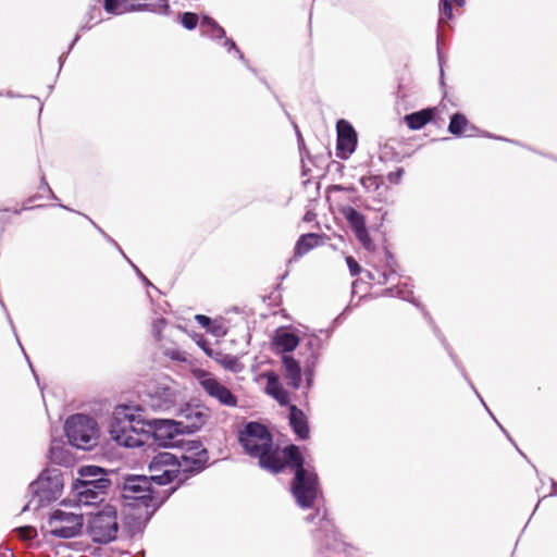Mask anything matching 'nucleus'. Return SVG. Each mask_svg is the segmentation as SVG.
Instances as JSON below:
<instances>
[{
  "mask_svg": "<svg viewBox=\"0 0 557 557\" xmlns=\"http://www.w3.org/2000/svg\"><path fill=\"white\" fill-rule=\"evenodd\" d=\"M101 0H94V3H91L88 8V11L86 12L82 24L79 25L78 32L74 36L73 40L69 45V49L65 53H62L58 61L60 69L62 67L66 55L70 53V51L74 48V46L77 44V41L81 39L79 32H85L91 29L95 25L99 24L102 21V11H101Z\"/></svg>",
  "mask_w": 557,
  "mask_h": 557,
  "instance_id": "15",
  "label": "nucleus"
},
{
  "mask_svg": "<svg viewBox=\"0 0 557 557\" xmlns=\"http://www.w3.org/2000/svg\"><path fill=\"white\" fill-rule=\"evenodd\" d=\"M198 379L199 384L203 391L210 397L216 399L220 405L232 408L237 406V397L227 386L222 384L218 379L213 377L211 373L200 371Z\"/></svg>",
  "mask_w": 557,
  "mask_h": 557,
  "instance_id": "12",
  "label": "nucleus"
},
{
  "mask_svg": "<svg viewBox=\"0 0 557 557\" xmlns=\"http://www.w3.org/2000/svg\"><path fill=\"white\" fill-rule=\"evenodd\" d=\"M196 320L198 321V323L205 327L209 326L210 323H211V319L207 315H203V314H198L196 315Z\"/></svg>",
  "mask_w": 557,
  "mask_h": 557,
  "instance_id": "38",
  "label": "nucleus"
},
{
  "mask_svg": "<svg viewBox=\"0 0 557 557\" xmlns=\"http://www.w3.org/2000/svg\"><path fill=\"white\" fill-rule=\"evenodd\" d=\"M268 380L265 392L272 396L280 405L285 406L289 403L288 392L282 386L275 373L269 372L265 374Z\"/></svg>",
  "mask_w": 557,
  "mask_h": 557,
  "instance_id": "17",
  "label": "nucleus"
},
{
  "mask_svg": "<svg viewBox=\"0 0 557 557\" xmlns=\"http://www.w3.org/2000/svg\"><path fill=\"white\" fill-rule=\"evenodd\" d=\"M119 531L117 518L114 511H101L92 519L90 532L96 542L108 543L116 539Z\"/></svg>",
  "mask_w": 557,
  "mask_h": 557,
  "instance_id": "13",
  "label": "nucleus"
},
{
  "mask_svg": "<svg viewBox=\"0 0 557 557\" xmlns=\"http://www.w3.org/2000/svg\"><path fill=\"white\" fill-rule=\"evenodd\" d=\"M128 406L115 409L110 424V435L119 445L140 447L150 435V421H145Z\"/></svg>",
  "mask_w": 557,
  "mask_h": 557,
  "instance_id": "2",
  "label": "nucleus"
},
{
  "mask_svg": "<svg viewBox=\"0 0 557 557\" xmlns=\"http://www.w3.org/2000/svg\"><path fill=\"white\" fill-rule=\"evenodd\" d=\"M166 322L164 319H157L152 322V335L157 342L162 341V331Z\"/></svg>",
  "mask_w": 557,
  "mask_h": 557,
  "instance_id": "32",
  "label": "nucleus"
},
{
  "mask_svg": "<svg viewBox=\"0 0 557 557\" xmlns=\"http://www.w3.org/2000/svg\"><path fill=\"white\" fill-rule=\"evenodd\" d=\"M283 367L285 370V377L288 381V385L293 388L298 389L301 384V369L296 359L292 356H283Z\"/></svg>",
  "mask_w": 557,
  "mask_h": 557,
  "instance_id": "19",
  "label": "nucleus"
},
{
  "mask_svg": "<svg viewBox=\"0 0 557 557\" xmlns=\"http://www.w3.org/2000/svg\"><path fill=\"white\" fill-rule=\"evenodd\" d=\"M65 435L69 443L77 448L90 449L97 445L99 428L96 420L89 416L77 413L65 422Z\"/></svg>",
  "mask_w": 557,
  "mask_h": 557,
  "instance_id": "5",
  "label": "nucleus"
},
{
  "mask_svg": "<svg viewBox=\"0 0 557 557\" xmlns=\"http://www.w3.org/2000/svg\"><path fill=\"white\" fill-rule=\"evenodd\" d=\"M323 236L315 233L304 234L299 237L296 243L294 257L300 258L307 255L310 250L321 245Z\"/></svg>",
  "mask_w": 557,
  "mask_h": 557,
  "instance_id": "20",
  "label": "nucleus"
},
{
  "mask_svg": "<svg viewBox=\"0 0 557 557\" xmlns=\"http://www.w3.org/2000/svg\"><path fill=\"white\" fill-rule=\"evenodd\" d=\"M0 96H2V92H0Z\"/></svg>",
  "mask_w": 557,
  "mask_h": 557,
  "instance_id": "45",
  "label": "nucleus"
},
{
  "mask_svg": "<svg viewBox=\"0 0 557 557\" xmlns=\"http://www.w3.org/2000/svg\"><path fill=\"white\" fill-rule=\"evenodd\" d=\"M289 424L300 440H307L310 434L306 414L296 405H289Z\"/></svg>",
  "mask_w": 557,
  "mask_h": 557,
  "instance_id": "16",
  "label": "nucleus"
},
{
  "mask_svg": "<svg viewBox=\"0 0 557 557\" xmlns=\"http://www.w3.org/2000/svg\"><path fill=\"white\" fill-rule=\"evenodd\" d=\"M368 276H369L370 280H376V277L372 273H370V272L368 273Z\"/></svg>",
  "mask_w": 557,
  "mask_h": 557,
  "instance_id": "42",
  "label": "nucleus"
},
{
  "mask_svg": "<svg viewBox=\"0 0 557 557\" xmlns=\"http://www.w3.org/2000/svg\"><path fill=\"white\" fill-rule=\"evenodd\" d=\"M103 10L113 16L131 12H151L159 15H170L169 0H102Z\"/></svg>",
  "mask_w": 557,
  "mask_h": 557,
  "instance_id": "7",
  "label": "nucleus"
},
{
  "mask_svg": "<svg viewBox=\"0 0 557 557\" xmlns=\"http://www.w3.org/2000/svg\"><path fill=\"white\" fill-rule=\"evenodd\" d=\"M178 446L182 448V455L178 458L183 474L180 479V483H182L190 474L198 473L205 469L209 460V455L200 441L184 440Z\"/></svg>",
  "mask_w": 557,
  "mask_h": 557,
  "instance_id": "8",
  "label": "nucleus"
},
{
  "mask_svg": "<svg viewBox=\"0 0 557 557\" xmlns=\"http://www.w3.org/2000/svg\"><path fill=\"white\" fill-rule=\"evenodd\" d=\"M196 418L197 422L190 425H184L182 422H176L173 420H152L150 421V433L153 434L154 440L161 446H178L180 443L184 441V438H182L181 436L183 435L185 430H197L206 421V414L201 412H197Z\"/></svg>",
  "mask_w": 557,
  "mask_h": 557,
  "instance_id": "6",
  "label": "nucleus"
},
{
  "mask_svg": "<svg viewBox=\"0 0 557 557\" xmlns=\"http://www.w3.org/2000/svg\"><path fill=\"white\" fill-rule=\"evenodd\" d=\"M407 97H408V94L405 91L403 84L399 83L398 90H397V99H401L404 101L405 98H407Z\"/></svg>",
  "mask_w": 557,
  "mask_h": 557,
  "instance_id": "39",
  "label": "nucleus"
},
{
  "mask_svg": "<svg viewBox=\"0 0 557 557\" xmlns=\"http://www.w3.org/2000/svg\"><path fill=\"white\" fill-rule=\"evenodd\" d=\"M283 453L284 469L288 467L295 472L292 493L297 504L302 508L312 507L318 496L317 474L305 469V458L298 446L288 445L283 448Z\"/></svg>",
  "mask_w": 557,
  "mask_h": 557,
  "instance_id": "3",
  "label": "nucleus"
},
{
  "mask_svg": "<svg viewBox=\"0 0 557 557\" xmlns=\"http://www.w3.org/2000/svg\"><path fill=\"white\" fill-rule=\"evenodd\" d=\"M332 188H334V189H338V190H341V189H342V187H341V186H337V185H336V186H333Z\"/></svg>",
  "mask_w": 557,
  "mask_h": 557,
  "instance_id": "44",
  "label": "nucleus"
},
{
  "mask_svg": "<svg viewBox=\"0 0 557 557\" xmlns=\"http://www.w3.org/2000/svg\"><path fill=\"white\" fill-rule=\"evenodd\" d=\"M357 239L361 243V245L363 246L364 249L369 250V251H373L375 249V246L370 237V234L366 228L355 233Z\"/></svg>",
  "mask_w": 557,
  "mask_h": 557,
  "instance_id": "29",
  "label": "nucleus"
},
{
  "mask_svg": "<svg viewBox=\"0 0 557 557\" xmlns=\"http://www.w3.org/2000/svg\"><path fill=\"white\" fill-rule=\"evenodd\" d=\"M436 53H437V61L440 65V73H441V84L444 85L443 77H444V70H443V54L441 51V36L437 34L436 38Z\"/></svg>",
  "mask_w": 557,
  "mask_h": 557,
  "instance_id": "34",
  "label": "nucleus"
},
{
  "mask_svg": "<svg viewBox=\"0 0 557 557\" xmlns=\"http://www.w3.org/2000/svg\"><path fill=\"white\" fill-rule=\"evenodd\" d=\"M35 198H36V197H30V198H28V199L24 202L23 207H22L21 209H14V210H13V213L18 214V213H20L21 211H23V210H27V209H33V208H35V206H33V205H32V203H33V201L35 200Z\"/></svg>",
  "mask_w": 557,
  "mask_h": 557,
  "instance_id": "37",
  "label": "nucleus"
},
{
  "mask_svg": "<svg viewBox=\"0 0 557 557\" xmlns=\"http://www.w3.org/2000/svg\"><path fill=\"white\" fill-rule=\"evenodd\" d=\"M404 174V169H398L396 172H391L388 174L389 183H398Z\"/></svg>",
  "mask_w": 557,
  "mask_h": 557,
  "instance_id": "35",
  "label": "nucleus"
},
{
  "mask_svg": "<svg viewBox=\"0 0 557 557\" xmlns=\"http://www.w3.org/2000/svg\"><path fill=\"white\" fill-rule=\"evenodd\" d=\"M273 345L280 352H289L299 345V337L294 333L277 331L273 337Z\"/></svg>",
  "mask_w": 557,
  "mask_h": 557,
  "instance_id": "22",
  "label": "nucleus"
},
{
  "mask_svg": "<svg viewBox=\"0 0 557 557\" xmlns=\"http://www.w3.org/2000/svg\"><path fill=\"white\" fill-rule=\"evenodd\" d=\"M342 214L349 223L354 233H357L363 228H366V218L359 211L350 206H346L342 209Z\"/></svg>",
  "mask_w": 557,
  "mask_h": 557,
  "instance_id": "24",
  "label": "nucleus"
},
{
  "mask_svg": "<svg viewBox=\"0 0 557 557\" xmlns=\"http://www.w3.org/2000/svg\"><path fill=\"white\" fill-rule=\"evenodd\" d=\"M238 441L249 456L258 458L261 468L274 474L284 470L283 449L274 447L273 436L265 425L248 422L239 431Z\"/></svg>",
  "mask_w": 557,
  "mask_h": 557,
  "instance_id": "1",
  "label": "nucleus"
},
{
  "mask_svg": "<svg viewBox=\"0 0 557 557\" xmlns=\"http://www.w3.org/2000/svg\"><path fill=\"white\" fill-rule=\"evenodd\" d=\"M164 355L175 361H180V362L187 361L186 352L182 351L177 348H168L164 350Z\"/></svg>",
  "mask_w": 557,
  "mask_h": 557,
  "instance_id": "30",
  "label": "nucleus"
},
{
  "mask_svg": "<svg viewBox=\"0 0 557 557\" xmlns=\"http://www.w3.org/2000/svg\"><path fill=\"white\" fill-rule=\"evenodd\" d=\"M346 263H347L349 272L352 276L360 274L361 267L354 257H351V256L346 257Z\"/></svg>",
  "mask_w": 557,
  "mask_h": 557,
  "instance_id": "33",
  "label": "nucleus"
},
{
  "mask_svg": "<svg viewBox=\"0 0 557 557\" xmlns=\"http://www.w3.org/2000/svg\"><path fill=\"white\" fill-rule=\"evenodd\" d=\"M337 144L336 156L339 159H348L356 150L358 137L351 124L346 120H339L336 124Z\"/></svg>",
  "mask_w": 557,
  "mask_h": 557,
  "instance_id": "14",
  "label": "nucleus"
},
{
  "mask_svg": "<svg viewBox=\"0 0 557 557\" xmlns=\"http://www.w3.org/2000/svg\"><path fill=\"white\" fill-rule=\"evenodd\" d=\"M5 96H7L8 98H11V99H13V98H21V99H36L37 101H39V102H40V104H44V103L39 100V98H37V97L33 96V95H15V94H13V92H11V91H8V92L5 94Z\"/></svg>",
  "mask_w": 557,
  "mask_h": 557,
  "instance_id": "36",
  "label": "nucleus"
},
{
  "mask_svg": "<svg viewBox=\"0 0 557 557\" xmlns=\"http://www.w3.org/2000/svg\"><path fill=\"white\" fill-rule=\"evenodd\" d=\"M175 22L178 23L186 30H195L197 27L200 28L201 14L191 11L178 12Z\"/></svg>",
  "mask_w": 557,
  "mask_h": 557,
  "instance_id": "25",
  "label": "nucleus"
},
{
  "mask_svg": "<svg viewBox=\"0 0 557 557\" xmlns=\"http://www.w3.org/2000/svg\"><path fill=\"white\" fill-rule=\"evenodd\" d=\"M434 117V111L431 108L422 109L418 112L407 114L404 121L407 126L412 131H418L431 122Z\"/></svg>",
  "mask_w": 557,
  "mask_h": 557,
  "instance_id": "23",
  "label": "nucleus"
},
{
  "mask_svg": "<svg viewBox=\"0 0 557 557\" xmlns=\"http://www.w3.org/2000/svg\"><path fill=\"white\" fill-rule=\"evenodd\" d=\"M18 537L24 541L34 539L37 535V531L34 527L26 525L16 529Z\"/></svg>",
  "mask_w": 557,
  "mask_h": 557,
  "instance_id": "31",
  "label": "nucleus"
},
{
  "mask_svg": "<svg viewBox=\"0 0 557 557\" xmlns=\"http://www.w3.org/2000/svg\"><path fill=\"white\" fill-rule=\"evenodd\" d=\"M150 481L165 485L183 476L178 458L170 453H159L149 465Z\"/></svg>",
  "mask_w": 557,
  "mask_h": 557,
  "instance_id": "9",
  "label": "nucleus"
},
{
  "mask_svg": "<svg viewBox=\"0 0 557 557\" xmlns=\"http://www.w3.org/2000/svg\"><path fill=\"white\" fill-rule=\"evenodd\" d=\"M454 4H456V7H458V8H462L466 4V0H440V4H438L440 12L448 21L454 18V9H453Z\"/></svg>",
  "mask_w": 557,
  "mask_h": 557,
  "instance_id": "28",
  "label": "nucleus"
},
{
  "mask_svg": "<svg viewBox=\"0 0 557 557\" xmlns=\"http://www.w3.org/2000/svg\"><path fill=\"white\" fill-rule=\"evenodd\" d=\"M223 42L222 46L225 48V50L228 53L234 52L237 57V59L255 75H257V70L252 66H250L249 61L245 58L242 50L238 48L237 44L230 37L225 35V37H222Z\"/></svg>",
  "mask_w": 557,
  "mask_h": 557,
  "instance_id": "27",
  "label": "nucleus"
},
{
  "mask_svg": "<svg viewBox=\"0 0 557 557\" xmlns=\"http://www.w3.org/2000/svg\"><path fill=\"white\" fill-rule=\"evenodd\" d=\"M446 99V96L443 97V99L441 100V102L438 103L440 106H443L444 104V100Z\"/></svg>",
  "mask_w": 557,
  "mask_h": 557,
  "instance_id": "43",
  "label": "nucleus"
},
{
  "mask_svg": "<svg viewBox=\"0 0 557 557\" xmlns=\"http://www.w3.org/2000/svg\"><path fill=\"white\" fill-rule=\"evenodd\" d=\"M123 497L127 500H138L148 507L154 500L151 481L145 475L128 476L125 479L122 488Z\"/></svg>",
  "mask_w": 557,
  "mask_h": 557,
  "instance_id": "11",
  "label": "nucleus"
},
{
  "mask_svg": "<svg viewBox=\"0 0 557 557\" xmlns=\"http://www.w3.org/2000/svg\"><path fill=\"white\" fill-rule=\"evenodd\" d=\"M200 347L202 348V350L206 352L207 356H208V351H215L216 350V349L211 348L207 343H202L200 345Z\"/></svg>",
  "mask_w": 557,
  "mask_h": 557,
  "instance_id": "40",
  "label": "nucleus"
},
{
  "mask_svg": "<svg viewBox=\"0 0 557 557\" xmlns=\"http://www.w3.org/2000/svg\"><path fill=\"white\" fill-rule=\"evenodd\" d=\"M208 357L212 358L223 369L234 373L240 372L244 368L238 357L225 354L221 349H216L215 351H208Z\"/></svg>",
  "mask_w": 557,
  "mask_h": 557,
  "instance_id": "21",
  "label": "nucleus"
},
{
  "mask_svg": "<svg viewBox=\"0 0 557 557\" xmlns=\"http://www.w3.org/2000/svg\"><path fill=\"white\" fill-rule=\"evenodd\" d=\"M376 281H377V283H380V284H381V283H385V282H386V274H385V273H383V274H382V280H381V278H377Z\"/></svg>",
  "mask_w": 557,
  "mask_h": 557,
  "instance_id": "41",
  "label": "nucleus"
},
{
  "mask_svg": "<svg viewBox=\"0 0 557 557\" xmlns=\"http://www.w3.org/2000/svg\"><path fill=\"white\" fill-rule=\"evenodd\" d=\"M82 476L92 479L78 480L74 485L77 502L84 505L97 504L102 502L100 497L110 487L111 481L104 478L102 469L89 466L81 471Z\"/></svg>",
  "mask_w": 557,
  "mask_h": 557,
  "instance_id": "4",
  "label": "nucleus"
},
{
  "mask_svg": "<svg viewBox=\"0 0 557 557\" xmlns=\"http://www.w3.org/2000/svg\"><path fill=\"white\" fill-rule=\"evenodd\" d=\"M48 532L60 539H70L79 534L83 528V515L57 509L47 523Z\"/></svg>",
  "mask_w": 557,
  "mask_h": 557,
  "instance_id": "10",
  "label": "nucleus"
},
{
  "mask_svg": "<svg viewBox=\"0 0 557 557\" xmlns=\"http://www.w3.org/2000/svg\"><path fill=\"white\" fill-rule=\"evenodd\" d=\"M200 35L212 40L225 37V29L209 14L201 13Z\"/></svg>",
  "mask_w": 557,
  "mask_h": 557,
  "instance_id": "18",
  "label": "nucleus"
},
{
  "mask_svg": "<svg viewBox=\"0 0 557 557\" xmlns=\"http://www.w3.org/2000/svg\"><path fill=\"white\" fill-rule=\"evenodd\" d=\"M469 128H471V125L463 114L456 113L451 116L448 125V131L450 134L455 136H461L467 133Z\"/></svg>",
  "mask_w": 557,
  "mask_h": 557,
  "instance_id": "26",
  "label": "nucleus"
}]
</instances>
